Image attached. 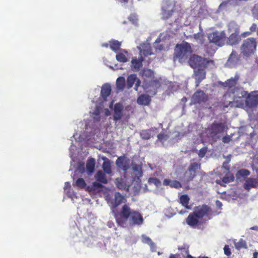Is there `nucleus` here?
<instances>
[{
	"label": "nucleus",
	"mask_w": 258,
	"mask_h": 258,
	"mask_svg": "<svg viewBox=\"0 0 258 258\" xmlns=\"http://www.w3.org/2000/svg\"><path fill=\"white\" fill-rule=\"evenodd\" d=\"M207 100V96L202 91H197L191 98V102L194 104L200 103Z\"/></svg>",
	"instance_id": "a211bd4d"
},
{
	"label": "nucleus",
	"mask_w": 258,
	"mask_h": 258,
	"mask_svg": "<svg viewBox=\"0 0 258 258\" xmlns=\"http://www.w3.org/2000/svg\"><path fill=\"white\" fill-rule=\"evenodd\" d=\"M142 73L143 76L146 77L148 78H152L154 75L153 72L149 69H144V70L142 71Z\"/></svg>",
	"instance_id": "de8ad7c7"
},
{
	"label": "nucleus",
	"mask_w": 258,
	"mask_h": 258,
	"mask_svg": "<svg viewBox=\"0 0 258 258\" xmlns=\"http://www.w3.org/2000/svg\"><path fill=\"white\" fill-rule=\"evenodd\" d=\"M234 244L235 248L237 249H240L242 248H246V243L245 240L242 239H240L238 241L236 239L234 240Z\"/></svg>",
	"instance_id": "58836bf2"
},
{
	"label": "nucleus",
	"mask_w": 258,
	"mask_h": 258,
	"mask_svg": "<svg viewBox=\"0 0 258 258\" xmlns=\"http://www.w3.org/2000/svg\"><path fill=\"white\" fill-rule=\"evenodd\" d=\"M217 45L214 43L209 42L206 45L207 52L209 55H212L217 49Z\"/></svg>",
	"instance_id": "c9c22d12"
},
{
	"label": "nucleus",
	"mask_w": 258,
	"mask_h": 258,
	"mask_svg": "<svg viewBox=\"0 0 258 258\" xmlns=\"http://www.w3.org/2000/svg\"><path fill=\"white\" fill-rule=\"evenodd\" d=\"M188 63L194 69H205L208 67L212 68L215 65L213 60H208L196 54H193L190 56Z\"/></svg>",
	"instance_id": "39448f33"
},
{
	"label": "nucleus",
	"mask_w": 258,
	"mask_h": 258,
	"mask_svg": "<svg viewBox=\"0 0 258 258\" xmlns=\"http://www.w3.org/2000/svg\"><path fill=\"white\" fill-rule=\"evenodd\" d=\"M175 4L173 2L169 0H164L162 7V17L164 19H167L172 15Z\"/></svg>",
	"instance_id": "9d476101"
},
{
	"label": "nucleus",
	"mask_w": 258,
	"mask_h": 258,
	"mask_svg": "<svg viewBox=\"0 0 258 258\" xmlns=\"http://www.w3.org/2000/svg\"><path fill=\"white\" fill-rule=\"evenodd\" d=\"M225 38V34L223 31L214 32L208 35L209 42L214 43L218 46H222L224 45Z\"/></svg>",
	"instance_id": "6e6552de"
},
{
	"label": "nucleus",
	"mask_w": 258,
	"mask_h": 258,
	"mask_svg": "<svg viewBox=\"0 0 258 258\" xmlns=\"http://www.w3.org/2000/svg\"><path fill=\"white\" fill-rule=\"evenodd\" d=\"M111 86L108 84H104L101 87V95L102 98L105 101L106 98L110 95Z\"/></svg>",
	"instance_id": "a878e982"
},
{
	"label": "nucleus",
	"mask_w": 258,
	"mask_h": 258,
	"mask_svg": "<svg viewBox=\"0 0 258 258\" xmlns=\"http://www.w3.org/2000/svg\"><path fill=\"white\" fill-rule=\"evenodd\" d=\"M154 135V130L152 129L142 130L140 132L141 137L144 140H148Z\"/></svg>",
	"instance_id": "2f4dec72"
},
{
	"label": "nucleus",
	"mask_w": 258,
	"mask_h": 258,
	"mask_svg": "<svg viewBox=\"0 0 258 258\" xmlns=\"http://www.w3.org/2000/svg\"><path fill=\"white\" fill-rule=\"evenodd\" d=\"M169 37V36L168 35L167 32H165L161 33L159 37L156 40L155 42V44L159 43L160 42L162 41H164L168 39Z\"/></svg>",
	"instance_id": "49530a36"
},
{
	"label": "nucleus",
	"mask_w": 258,
	"mask_h": 258,
	"mask_svg": "<svg viewBox=\"0 0 258 258\" xmlns=\"http://www.w3.org/2000/svg\"><path fill=\"white\" fill-rule=\"evenodd\" d=\"M252 16L258 20V4H255L252 10Z\"/></svg>",
	"instance_id": "864d4df0"
},
{
	"label": "nucleus",
	"mask_w": 258,
	"mask_h": 258,
	"mask_svg": "<svg viewBox=\"0 0 258 258\" xmlns=\"http://www.w3.org/2000/svg\"><path fill=\"white\" fill-rule=\"evenodd\" d=\"M126 201L125 197L119 192H115L114 198L108 201L109 206L112 208H115L122 203Z\"/></svg>",
	"instance_id": "f8f14e48"
},
{
	"label": "nucleus",
	"mask_w": 258,
	"mask_h": 258,
	"mask_svg": "<svg viewBox=\"0 0 258 258\" xmlns=\"http://www.w3.org/2000/svg\"><path fill=\"white\" fill-rule=\"evenodd\" d=\"M128 19L133 24L136 25L137 24L138 18L136 14H131L129 17Z\"/></svg>",
	"instance_id": "5fc2aeb1"
},
{
	"label": "nucleus",
	"mask_w": 258,
	"mask_h": 258,
	"mask_svg": "<svg viewBox=\"0 0 258 258\" xmlns=\"http://www.w3.org/2000/svg\"><path fill=\"white\" fill-rule=\"evenodd\" d=\"M93 186L94 188H100L102 187V185L101 182H94L93 183Z\"/></svg>",
	"instance_id": "e2e57ef3"
},
{
	"label": "nucleus",
	"mask_w": 258,
	"mask_h": 258,
	"mask_svg": "<svg viewBox=\"0 0 258 258\" xmlns=\"http://www.w3.org/2000/svg\"><path fill=\"white\" fill-rule=\"evenodd\" d=\"M123 106L120 103H116L113 107V120L117 121L120 120L123 115Z\"/></svg>",
	"instance_id": "dca6fc26"
},
{
	"label": "nucleus",
	"mask_w": 258,
	"mask_h": 258,
	"mask_svg": "<svg viewBox=\"0 0 258 258\" xmlns=\"http://www.w3.org/2000/svg\"><path fill=\"white\" fill-rule=\"evenodd\" d=\"M75 151V148L73 147V145H71L70 148V156L71 157H73V153Z\"/></svg>",
	"instance_id": "69168bd1"
},
{
	"label": "nucleus",
	"mask_w": 258,
	"mask_h": 258,
	"mask_svg": "<svg viewBox=\"0 0 258 258\" xmlns=\"http://www.w3.org/2000/svg\"><path fill=\"white\" fill-rule=\"evenodd\" d=\"M224 128L225 126L223 124L213 123L209 129L210 137L213 141H216L222 137Z\"/></svg>",
	"instance_id": "0eeeda50"
},
{
	"label": "nucleus",
	"mask_w": 258,
	"mask_h": 258,
	"mask_svg": "<svg viewBox=\"0 0 258 258\" xmlns=\"http://www.w3.org/2000/svg\"><path fill=\"white\" fill-rule=\"evenodd\" d=\"M239 33H231L227 42L228 44L232 45L236 44L239 40Z\"/></svg>",
	"instance_id": "473e14b6"
},
{
	"label": "nucleus",
	"mask_w": 258,
	"mask_h": 258,
	"mask_svg": "<svg viewBox=\"0 0 258 258\" xmlns=\"http://www.w3.org/2000/svg\"><path fill=\"white\" fill-rule=\"evenodd\" d=\"M200 165L197 163H192L189 166L187 170L184 173V178L186 181L191 180L196 175V171L199 168Z\"/></svg>",
	"instance_id": "ddd939ff"
},
{
	"label": "nucleus",
	"mask_w": 258,
	"mask_h": 258,
	"mask_svg": "<svg viewBox=\"0 0 258 258\" xmlns=\"http://www.w3.org/2000/svg\"><path fill=\"white\" fill-rule=\"evenodd\" d=\"M239 61V55L235 51H232L230 54L226 65L232 68L236 66Z\"/></svg>",
	"instance_id": "aec40b11"
},
{
	"label": "nucleus",
	"mask_w": 258,
	"mask_h": 258,
	"mask_svg": "<svg viewBox=\"0 0 258 258\" xmlns=\"http://www.w3.org/2000/svg\"><path fill=\"white\" fill-rule=\"evenodd\" d=\"M258 185V180L254 178H246L243 187L249 191L252 188H255Z\"/></svg>",
	"instance_id": "4be33fe9"
},
{
	"label": "nucleus",
	"mask_w": 258,
	"mask_h": 258,
	"mask_svg": "<svg viewBox=\"0 0 258 258\" xmlns=\"http://www.w3.org/2000/svg\"><path fill=\"white\" fill-rule=\"evenodd\" d=\"M231 140V137L229 136H225L222 138V141L224 143H228Z\"/></svg>",
	"instance_id": "680f3d73"
},
{
	"label": "nucleus",
	"mask_w": 258,
	"mask_h": 258,
	"mask_svg": "<svg viewBox=\"0 0 258 258\" xmlns=\"http://www.w3.org/2000/svg\"><path fill=\"white\" fill-rule=\"evenodd\" d=\"M143 61V57L141 56L140 58H133L132 60V64L133 70L135 71H138L142 66V62Z\"/></svg>",
	"instance_id": "bb28decb"
},
{
	"label": "nucleus",
	"mask_w": 258,
	"mask_h": 258,
	"mask_svg": "<svg viewBox=\"0 0 258 258\" xmlns=\"http://www.w3.org/2000/svg\"><path fill=\"white\" fill-rule=\"evenodd\" d=\"M142 241L149 245L152 251H153V249L156 248L155 243L152 241L150 238L146 235H143L142 236Z\"/></svg>",
	"instance_id": "a19ab883"
},
{
	"label": "nucleus",
	"mask_w": 258,
	"mask_h": 258,
	"mask_svg": "<svg viewBox=\"0 0 258 258\" xmlns=\"http://www.w3.org/2000/svg\"><path fill=\"white\" fill-rule=\"evenodd\" d=\"M71 186L70 185V183L69 182H66L65 183V185H64V191H66L67 189L68 188H70Z\"/></svg>",
	"instance_id": "774afa93"
},
{
	"label": "nucleus",
	"mask_w": 258,
	"mask_h": 258,
	"mask_svg": "<svg viewBox=\"0 0 258 258\" xmlns=\"http://www.w3.org/2000/svg\"><path fill=\"white\" fill-rule=\"evenodd\" d=\"M170 186L172 187L178 188L181 186V184L180 182L177 180H171Z\"/></svg>",
	"instance_id": "bf43d9fd"
},
{
	"label": "nucleus",
	"mask_w": 258,
	"mask_h": 258,
	"mask_svg": "<svg viewBox=\"0 0 258 258\" xmlns=\"http://www.w3.org/2000/svg\"><path fill=\"white\" fill-rule=\"evenodd\" d=\"M171 181V180L168 179H165L163 181V185L165 186H170Z\"/></svg>",
	"instance_id": "0e129e2a"
},
{
	"label": "nucleus",
	"mask_w": 258,
	"mask_h": 258,
	"mask_svg": "<svg viewBox=\"0 0 258 258\" xmlns=\"http://www.w3.org/2000/svg\"><path fill=\"white\" fill-rule=\"evenodd\" d=\"M247 95V92L245 91L243 88L237 86L234 89L230 90V93L228 94V98L230 100L227 101V104L225 105L224 107H227L228 104L231 106L234 105L238 107H244V99Z\"/></svg>",
	"instance_id": "f03ea898"
},
{
	"label": "nucleus",
	"mask_w": 258,
	"mask_h": 258,
	"mask_svg": "<svg viewBox=\"0 0 258 258\" xmlns=\"http://www.w3.org/2000/svg\"><path fill=\"white\" fill-rule=\"evenodd\" d=\"M256 29L257 25L255 24H253L252 26L250 27V32H246L243 34V35L244 36H246L247 35H249L251 33V32L255 31Z\"/></svg>",
	"instance_id": "4d7b16f0"
},
{
	"label": "nucleus",
	"mask_w": 258,
	"mask_h": 258,
	"mask_svg": "<svg viewBox=\"0 0 258 258\" xmlns=\"http://www.w3.org/2000/svg\"><path fill=\"white\" fill-rule=\"evenodd\" d=\"M216 205L217 207L219 208H220L222 206V203L220 201H218V200L216 201Z\"/></svg>",
	"instance_id": "338daca9"
},
{
	"label": "nucleus",
	"mask_w": 258,
	"mask_h": 258,
	"mask_svg": "<svg viewBox=\"0 0 258 258\" xmlns=\"http://www.w3.org/2000/svg\"><path fill=\"white\" fill-rule=\"evenodd\" d=\"M195 78L196 80V86L198 87L200 82L205 78L206 72L205 69H195Z\"/></svg>",
	"instance_id": "412c9836"
},
{
	"label": "nucleus",
	"mask_w": 258,
	"mask_h": 258,
	"mask_svg": "<svg viewBox=\"0 0 258 258\" xmlns=\"http://www.w3.org/2000/svg\"><path fill=\"white\" fill-rule=\"evenodd\" d=\"M121 217L125 220H128L132 225L140 226L143 224L144 219L138 212L134 210L127 205H124L120 212Z\"/></svg>",
	"instance_id": "7ed1b4c3"
},
{
	"label": "nucleus",
	"mask_w": 258,
	"mask_h": 258,
	"mask_svg": "<svg viewBox=\"0 0 258 258\" xmlns=\"http://www.w3.org/2000/svg\"><path fill=\"white\" fill-rule=\"evenodd\" d=\"M104 112L105 115L108 116L110 114L108 109H103L101 106H96L95 110L92 113L91 120L86 124V136L85 139L93 142L95 141V136L99 132L101 113ZM84 139L83 137H82Z\"/></svg>",
	"instance_id": "f257e3e1"
},
{
	"label": "nucleus",
	"mask_w": 258,
	"mask_h": 258,
	"mask_svg": "<svg viewBox=\"0 0 258 258\" xmlns=\"http://www.w3.org/2000/svg\"><path fill=\"white\" fill-rule=\"evenodd\" d=\"M224 253L227 256L230 255L231 253L230 249L229 248V246L228 245H225L224 247Z\"/></svg>",
	"instance_id": "052dcab7"
},
{
	"label": "nucleus",
	"mask_w": 258,
	"mask_h": 258,
	"mask_svg": "<svg viewBox=\"0 0 258 258\" xmlns=\"http://www.w3.org/2000/svg\"><path fill=\"white\" fill-rule=\"evenodd\" d=\"M194 39L199 43H203L204 37L201 33H197L194 35Z\"/></svg>",
	"instance_id": "8fccbe9b"
},
{
	"label": "nucleus",
	"mask_w": 258,
	"mask_h": 258,
	"mask_svg": "<svg viewBox=\"0 0 258 258\" xmlns=\"http://www.w3.org/2000/svg\"><path fill=\"white\" fill-rule=\"evenodd\" d=\"M245 106L250 108L256 107L258 105V91L247 93L244 99Z\"/></svg>",
	"instance_id": "1a4fd4ad"
},
{
	"label": "nucleus",
	"mask_w": 258,
	"mask_h": 258,
	"mask_svg": "<svg viewBox=\"0 0 258 258\" xmlns=\"http://www.w3.org/2000/svg\"><path fill=\"white\" fill-rule=\"evenodd\" d=\"M125 80L122 77H119L116 80V87L118 90L122 91L125 86Z\"/></svg>",
	"instance_id": "e433bc0d"
},
{
	"label": "nucleus",
	"mask_w": 258,
	"mask_h": 258,
	"mask_svg": "<svg viewBox=\"0 0 258 258\" xmlns=\"http://www.w3.org/2000/svg\"><path fill=\"white\" fill-rule=\"evenodd\" d=\"M157 138L158 140L162 142H163L164 141H166L169 137L167 135H165L164 134H159L157 136Z\"/></svg>",
	"instance_id": "6e6d98bb"
},
{
	"label": "nucleus",
	"mask_w": 258,
	"mask_h": 258,
	"mask_svg": "<svg viewBox=\"0 0 258 258\" xmlns=\"http://www.w3.org/2000/svg\"><path fill=\"white\" fill-rule=\"evenodd\" d=\"M135 83L134 89L136 91L138 90V87L140 85L141 81L137 78V75L135 74L131 75L127 79V86L128 89L132 88Z\"/></svg>",
	"instance_id": "6ab92c4d"
},
{
	"label": "nucleus",
	"mask_w": 258,
	"mask_h": 258,
	"mask_svg": "<svg viewBox=\"0 0 258 258\" xmlns=\"http://www.w3.org/2000/svg\"><path fill=\"white\" fill-rule=\"evenodd\" d=\"M131 166L135 176L139 179V177L142 176L143 174L141 165L132 162Z\"/></svg>",
	"instance_id": "cd10ccee"
},
{
	"label": "nucleus",
	"mask_w": 258,
	"mask_h": 258,
	"mask_svg": "<svg viewBox=\"0 0 258 258\" xmlns=\"http://www.w3.org/2000/svg\"><path fill=\"white\" fill-rule=\"evenodd\" d=\"M140 50V55L142 56L151 55L153 54L151 48L150 44L149 43H144L142 45V47H138Z\"/></svg>",
	"instance_id": "5701e85b"
},
{
	"label": "nucleus",
	"mask_w": 258,
	"mask_h": 258,
	"mask_svg": "<svg viewBox=\"0 0 258 258\" xmlns=\"http://www.w3.org/2000/svg\"><path fill=\"white\" fill-rule=\"evenodd\" d=\"M189 199L187 195H182L180 198V203L187 209H191V207L188 205Z\"/></svg>",
	"instance_id": "f704fd0d"
},
{
	"label": "nucleus",
	"mask_w": 258,
	"mask_h": 258,
	"mask_svg": "<svg viewBox=\"0 0 258 258\" xmlns=\"http://www.w3.org/2000/svg\"><path fill=\"white\" fill-rule=\"evenodd\" d=\"M207 152V148L205 147L201 149L199 152H198V155L199 157L200 158H203L205 155H206V153Z\"/></svg>",
	"instance_id": "603ef678"
},
{
	"label": "nucleus",
	"mask_w": 258,
	"mask_h": 258,
	"mask_svg": "<svg viewBox=\"0 0 258 258\" xmlns=\"http://www.w3.org/2000/svg\"><path fill=\"white\" fill-rule=\"evenodd\" d=\"M251 166L253 170L258 172V154L254 155Z\"/></svg>",
	"instance_id": "a18cd8bd"
},
{
	"label": "nucleus",
	"mask_w": 258,
	"mask_h": 258,
	"mask_svg": "<svg viewBox=\"0 0 258 258\" xmlns=\"http://www.w3.org/2000/svg\"><path fill=\"white\" fill-rule=\"evenodd\" d=\"M116 58L118 61L125 62L128 61L125 55L122 52H119L116 55Z\"/></svg>",
	"instance_id": "37998d69"
},
{
	"label": "nucleus",
	"mask_w": 258,
	"mask_h": 258,
	"mask_svg": "<svg viewBox=\"0 0 258 258\" xmlns=\"http://www.w3.org/2000/svg\"><path fill=\"white\" fill-rule=\"evenodd\" d=\"M200 219L194 212L190 214L186 219V223L191 227L196 226L199 223Z\"/></svg>",
	"instance_id": "393cba45"
},
{
	"label": "nucleus",
	"mask_w": 258,
	"mask_h": 258,
	"mask_svg": "<svg viewBox=\"0 0 258 258\" xmlns=\"http://www.w3.org/2000/svg\"><path fill=\"white\" fill-rule=\"evenodd\" d=\"M148 182L150 184H154L156 187L160 188L161 186V181L157 178L152 177L148 179Z\"/></svg>",
	"instance_id": "c03bdc74"
},
{
	"label": "nucleus",
	"mask_w": 258,
	"mask_h": 258,
	"mask_svg": "<svg viewBox=\"0 0 258 258\" xmlns=\"http://www.w3.org/2000/svg\"><path fill=\"white\" fill-rule=\"evenodd\" d=\"M234 180V177L233 175H230V174H226L223 178H222V182L223 183H221V181L220 180H219V181H217V183H219V184H220L221 185H224V183H229L231 181H233Z\"/></svg>",
	"instance_id": "ea45409f"
},
{
	"label": "nucleus",
	"mask_w": 258,
	"mask_h": 258,
	"mask_svg": "<svg viewBox=\"0 0 258 258\" xmlns=\"http://www.w3.org/2000/svg\"><path fill=\"white\" fill-rule=\"evenodd\" d=\"M210 211V208L207 205L197 207L194 209V212L200 219L206 215Z\"/></svg>",
	"instance_id": "f3484780"
},
{
	"label": "nucleus",
	"mask_w": 258,
	"mask_h": 258,
	"mask_svg": "<svg viewBox=\"0 0 258 258\" xmlns=\"http://www.w3.org/2000/svg\"><path fill=\"white\" fill-rule=\"evenodd\" d=\"M250 175V171L247 169H242L238 170L236 174V177L237 179H240V177L245 178V177Z\"/></svg>",
	"instance_id": "4c0bfd02"
},
{
	"label": "nucleus",
	"mask_w": 258,
	"mask_h": 258,
	"mask_svg": "<svg viewBox=\"0 0 258 258\" xmlns=\"http://www.w3.org/2000/svg\"><path fill=\"white\" fill-rule=\"evenodd\" d=\"M191 52V48L189 43L183 42L177 44L174 51V60H178L180 63L184 62Z\"/></svg>",
	"instance_id": "20e7f679"
},
{
	"label": "nucleus",
	"mask_w": 258,
	"mask_h": 258,
	"mask_svg": "<svg viewBox=\"0 0 258 258\" xmlns=\"http://www.w3.org/2000/svg\"><path fill=\"white\" fill-rule=\"evenodd\" d=\"M151 101L150 97L148 95H141L137 99V103L140 105H147Z\"/></svg>",
	"instance_id": "7c9ffc66"
},
{
	"label": "nucleus",
	"mask_w": 258,
	"mask_h": 258,
	"mask_svg": "<svg viewBox=\"0 0 258 258\" xmlns=\"http://www.w3.org/2000/svg\"><path fill=\"white\" fill-rule=\"evenodd\" d=\"M96 179L99 182L106 184L107 183V179L106 176V173L102 170H99L95 174Z\"/></svg>",
	"instance_id": "c85d7f7f"
},
{
	"label": "nucleus",
	"mask_w": 258,
	"mask_h": 258,
	"mask_svg": "<svg viewBox=\"0 0 258 258\" xmlns=\"http://www.w3.org/2000/svg\"><path fill=\"white\" fill-rule=\"evenodd\" d=\"M102 160L104 161L102 165V168L103 170V172L108 175L112 174V170L111 168V161L106 157H102Z\"/></svg>",
	"instance_id": "b1692460"
},
{
	"label": "nucleus",
	"mask_w": 258,
	"mask_h": 258,
	"mask_svg": "<svg viewBox=\"0 0 258 258\" xmlns=\"http://www.w3.org/2000/svg\"><path fill=\"white\" fill-rule=\"evenodd\" d=\"M116 185L119 189H123L125 188V185L122 182L121 179H116Z\"/></svg>",
	"instance_id": "13d9d810"
},
{
	"label": "nucleus",
	"mask_w": 258,
	"mask_h": 258,
	"mask_svg": "<svg viewBox=\"0 0 258 258\" xmlns=\"http://www.w3.org/2000/svg\"><path fill=\"white\" fill-rule=\"evenodd\" d=\"M120 46L121 42L118 41L112 40L110 41V47L114 51H116L118 50L120 48Z\"/></svg>",
	"instance_id": "79ce46f5"
},
{
	"label": "nucleus",
	"mask_w": 258,
	"mask_h": 258,
	"mask_svg": "<svg viewBox=\"0 0 258 258\" xmlns=\"http://www.w3.org/2000/svg\"><path fill=\"white\" fill-rule=\"evenodd\" d=\"M160 87L159 82L158 81H151L149 84H146L144 86V89L147 92L152 95H155L156 93L157 89Z\"/></svg>",
	"instance_id": "2eb2a0df"
},
{
	"label": "nucleus",
	"mask_w": 258,
	"mask_h": 258,
	"mask_svg": "<svg viewBox=\"0 0 258 258\" xmlns=\"http://www.w3.org/2000/svg\"><path fill=\"white\" fill-rule=\"evenodd\" d=\"M226 159H227L226 161L223 163L222 167L225 168L226 170H229V163L231 160V155H229L227 157Z\"/></svg>",
	"instance_id": "3c124183"
},
{
	"label": "nucleus",
	"mask_w": 258,
	"mask_h": 258,
	"mask_svg": "<svg viewBox=\"0 0 258 258\" xmlns=\"http://www.w3.org/2000/svg\"><path fill=\"white\" fill-rule=\"evenodd\" d=\"M239 79V76L237 75H235L234 78H231L230 79H228L225 83H222V86L224 88H227V93L224 96V97L225 100L228 99V94L230 93V90L231 89H234L235 87H236V86L237 82Z\"/></svg>",
	"instance_id": "9b49d317"
},
{
	"label": "nucleus",
	"mask_w": 258,
	"mask_h": 258,
	"mask_svg": "<svg viewBox=\"0 0 258 258\" xmlns=\"http://www.w3.org/2000/svg\"><path fill=\"white\" fill-rule=\"evenodd\" d=\"M76 185L79 188H83L86 186V184L83 178H79L76 182Z\"/></svg>",
	"instance_id": "09e8293b"
},
{
	"label": "nucleus",
	"mask_w": 258,
	"mask_h": 258,
	"mask_svg": "<svg viewBox=\"0 0 258 258\" xmlns=\"http://www.w3.org/2000/svg\"><path fill=\"white\" fill-rule=\"evenodd\" d=\"M95 165V160L94 158L89 159L86 163V170L88 175H91L94 172Z\"/></svg>",
	"instance_id": "c756f323"
},
{
	"label": "nucleus",
	"mask_w": 258,
	"mask_h": 258,
	"mask_svg": "<svg viewBox=\"0 0 258 258\" xmlns=\"http://www.w3.org/2000/svg\"><path fill=\"white\" fill-rule=\"evenodd\" d=\"M116 166L122 169L123 171H126L128 170L131 165L130 160L124 156H120L115 161Z\"/></svg>",
	"instance_id": "4468645a"
},
{
	"label": "nucleus",
	"mask_w": 258,
	"mask_h": 258,
	"mask_svg": "<svg viewBox=\"0 0 258 258\" xmlns=\"http://www.w3.org/2000/svg\"><path fill=\"white\" fill-rule=\"evenodd\" d=\"M239 26L234 21L228 24V31L230 33H239Z\"/></svg>",
	"instance_id": "72a5a7b5"
},
{
	"label": "nucleus",
	"mask_w": 258,
	"mask_h": 258,
	"mask_svg": "<svg viewBox=\"0 0 258 258\" xmlns=\"http://www.w3.org/2000/svg\"><path fill=\"white\" fill-rule=\"evenodd\" d=\"M257 42L253 38H249L244 40L241 47L242 53L246 56L253 54L256 50Z\"/></svg>",
	"instance_id": "423d86ee"
}]
</instances>
